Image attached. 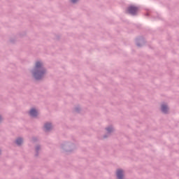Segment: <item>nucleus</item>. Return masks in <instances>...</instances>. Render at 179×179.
Segmentation results:
<instances>
[{
    "instance_id": "nucleus-14",
    "label": "nucleus",
    "mask_w": 179,
    "mask_h": 179,
    "mask_svg": "<svg viewBox=\"0 0 179 179\" xmlns=\"http://www.w3.org/2000/svg\"><path fill=\"white\" fill-rule=\"evenodd\" d=\"M0 122H2V116L0 115Z\"/></svg>"
},
{
    "instance_id": "nucleus-2",
    "label": "nucleus",
    "mask_w": 179,
    "mask_h": 179,
    "mask_svg": "<svg viewBox=\"0 0 179 179\" xmlns=\"http://www.w3.org/2000/svg\"><path fill=\"white\" fill-rule=\"evenodd\" d=\"M61 148L64 152L68 153L69 152H73V150L75 149V144L71 142H64L61 145Z\"/></svg>"
},
{
    "instance_id": "nucleus-10",
    "label": "nucleus",
    "mask_w": 179,
    "mask_h": 179,
    "mask_svg": "<svg viewBox=\"0 0 179 179\" xmlns=\"http://www.w3.org/2000/svg\"><path fill=\"white\" fill-rule=\"evenodd\" d=\"M162 111H166V110H167V106L162 105Z\"/></svg>"
},
{
    "instance_id": "nucleus-7",
    "label": "nucleus",
    "mask_w": 179,
    "mask_h": 179,
    "mask_svg": "<svg viewBox=\"0 0 179 179\" xmlns=\"http://www.w3.org/2000/svg\"><path fill=\"white\" fill-rule=\"evenodd\" d=\"M41 150V145H37L35 147V155H34L35 157H38V155H39Z\"/></svg>"
},
{
    "instance_id": "nucleus-12",
    "label": "nucleus",
    "mask_w": 179,
    "mask_h": 179,
    "mask_svg": "<svg viewBox=\"0 0 179 179\" xmlns=\"http://www.w3.org/2000/svg\"><path fill=\"white\" fill-rule=\"evenodd\" d=\"M32 139H33L34 142H37V138L34 137Z\"/></svg>"
},
{
    "instance_id": "nucleus-8",
    "label": "nucleus",
    "mask_w": 179,
    "mask_h": 179,
    "mask_svg": "<svg viewBox=\"0 0 179 179\" xmlns=\"http://www.w3.org/2000/svg\"><path fill=\"white\" fill-rule=\"evenodd\" d=\"M15 143V144H17V146H22V145L23 144V138H17Z\"/></svg>"
},
{
    "instance_id": "nucleus-9",
    "label": "nucleus",
    "mask_w": 179,
    "mask_h": 179,
    "mask_svg": "<svg viewBox=\"0 0 179 179\" xmlns=\"http://www.w3.org/2000/svg\"><path fill=\"white\" fill-rule=\"evenodd\" d=\"M29 116L31 118H37L38 117V113H29Z\"/></svg>"
},
{
    "instance_id": "nucleus-6",
    "label": "nucleus",
    "mask_w": 179,
    "mask_h": 179,
    "mask_svg": "<svg viewBox=\"0 0 179 179\" xmlns=\"http://www.w3.org/2000/svg\"><path fill=\"white\" fill-rule=\"evenodd\" d=\"M43 127L45 128V132H49V131L52 129V124L51 122H46L45 123Z\"/></svg>"
},
{
    "instance_id": "nucleus-5",
    "label": "nucleus",
    "mask_w": 179,
    "mask_h": 179,
    "mask_svg": "<svg viewBox=\"0 0 179 179\" xmlns=\"http://www.w3.org/2000/svg\"><path fill=\"white\" fill-rule=\"evenodd\" d=\"M138 10V8L134 6H131L128 8V13H130V15H136Z\"/></svg>"
},
{
    "instance_id": "nucleus-11",
    "label": "nucleus",
    "mask_w": 179,
    "mask_h": 179,
    "mask_svg": "<svg viewBox=\"0 0 179 179\" xmlns=\"http://www.w3.org/2000/svg\"><path fill=\"white\" fill-rule=\"evenodd\" d=\"M31 113H37V110H36V108H34L31 110Z\"/></svg>"
},
{
    "instance_id": "nucleus-1",
    "label": "nucleus",
    "mask_w": 179,
    "mask_h": 179,
    "mask_svg": "<svg viewBox=\"0 0 179 179\" xmlns=\"http://www.w3.org/2000/svg\"><path fill=\"white\" fill-rule=\"evenodd\" d=\"M43 66V64L40 62H37L36 63V66L34 68V76L35 79H41L44 76V73H45V71L41 68Z\"/></svg>"
},
{
    "instance_id": "nucleus-3",
    "label": "nucleus",
    "mask_w": 179,
    "mask_h": 179,
    "mask_svg": "<svg viewBox=\"0 0 179 179\" xmlns=\"http://www.w3.org/2000/svg\"><path fill=\"white\" fill-rule=\"evenodd\" d=\"M105 129L107 134L103 135V139H106V138H108L109 135H110L112 132H114V127H113V125H110L108 127H106Z\"/></svg>"
},
{
    "instance_id": "nucleus-13",
    "label": "nucleus",
    "mask_w": 179,
    "mask_h": 179,
    "mask_svg": "<svg viewBox=\"0 0 179 179\" xmlns=\"http://www.w3.org/2000/svg\"><path fill=\"white\" fill-rule=\"evenodd\" d=\"M76 1H78V0H71V2H73V3H75V2H76Z\"/></svg>"
},
{
    "instance_id": "nucleus-4",
    "label": "nucleus",
    "mask_w": 179,
    "mask_h": 179,
    "mask_svg": "<svg viewBox=\"0 0 179 179\" xmlns=\"http://www.w3.org/2000/svg\"><path fill=\"white\" fill-rule=\"evenodd\" d=\"M116 179H125L123 169H117L116 170Z\"/></svg>"
}]
</instances>
